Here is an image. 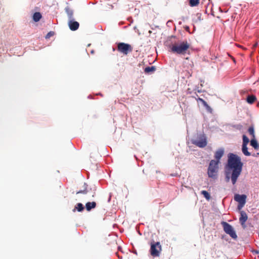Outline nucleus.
Instances as JSON below:
<instances>
[{"mask_svg":"<svg viewBox=\"0 0 259 259\" xmlns=\"http://www.w3.org/2000/svg\"><path fill=\"white\" fill-rule=\"evenodd\" d=\"M242 166L241 158L233 153H229L225 167L226 181L228 182L231 179L232 184L235 185L241 173Z\"/></svg>","mask_w":259,"mask_h":259,"instance_id":"nucleus-1","label":"nucleus"},{"mask_svg":"<svg viewBox=\"0 0 259 259\" xmlns=\"http://www.w3.org/2000/svg\"><path fill=\"white\" fill-rule=\"evenodd\" d=\"M190 47L187 41L175 43L170 47L171 52L177 54L185 55Z\"/></svg>","mask_w":259,"mask_h":259,"instance_id":"nucleus-2","label":"nucleus"},{"mask_svg":"<svg viewBox=\"0 0 259 259\" xmlns=\"http://www.w3.org/2000/svg\"><path fill=\"white\" fill-rule=\"evenodd\" d=\"M150 252L151 255L153 257H158L160 255L162 250L161 246L159 242L152 241L150 243Z\"/></svg>","mask_w":259,"mask_h":259,"instance_id":"nucleus-3","label":"nucleus"},{"mask_svg":"<svg viewBox=\"0 0 259 259\" xmlns=\"http://www.w3.org/2000/svg\"><path fill=\"white\" fill-rule=\"evenodd\" d=\"M218 162H215V160H211L210 161L208 168L207 174L208 177L212 178H215L218 171Z\"/></svg>","mask_w":259,"mask_h":259,"instance_id":"nucleus-4","label":"nucleus"},{"mask_svg":"<svg viewBox=\"0 0 259 259\" xmlns=\"http://www.w3.org/2000/svg\"><path fill=\"white\" fill-rule=\"evenodd\" d=\"M117 50L120 53L126 55L133 51V47L130 44L119 42L117 44Z\"/></svg>","mask_w":259,"mask_h":259,"instance_id":"nucleus-5","label":"nucleus"},{"mask_svg":"<svg viewBox=\"0 0 259 259\" xmlns=\"http://www.w3.org/2000/svg\"><path fill=\"white\" fill-rule=\"evenodd\" d=\"M224 230L227 234H229L232 238L236 239L237 236L232 226L227 222H223L222 223Z\"/></svg>","mask_w":259,"mask_h":259,"instance_id":"nucleus-6","label":"nucleus"},{"mask_svg":"<svg viewBox=\"0 0 259 259\" xmlns=\"http://www.w3.org/2000/svg\"><path fill=\"white\" fill-rule=\"evenodd\" d=\"M192 144L200 148H204L207 145L206 138L204 135H200L197 140H192Z\"/></svg>","mask_w":259,"mask_h":259,"instance_id":"nucleus-7","label":"nucleus"},{"mask_svg":"<svg viewBox=\"0 0 259 259\" xmlns=\"http://www.w3.org/2000/svg\"><path fill=\"white\" fill-rule=\"evenodd\" d=\"M242 140H243V142H242V151L243 153L245 156H250L251 153L248 151V148H247V146L248 143L249 142V139L246 135H244L242 136Z\"/></svg>","mask_w":259,"mask_h":259,"instance_id":"nucleus-8","label":"nucleus"},{"mask_svg":"<svg viewBox=\"0 0 259 259\" xmlns=\"http://www.w3.org/2000/svg\"><path fill=\"white\" fill-rule=\"evenodd\" d=\"M246 196L245 195L236 194L234 196V200L239 202L242 205H244L246 202Z\"/></svg>","mask_w":259,"mask_h":259,"instance_id":"nucleus-9","label":"nucleus"},{"mask_svg":"<svg viewBox=\"0 0 259 259\" xmlns=\"http://www.w3.org/2000/svg\"><path fill=\"white\" fill-rule=\"evenodd\" d=\"M224 154V150L223 148L218 149L214 153V158L216 160L215 162H218V164L220 163V160Z\"/></svg>","mask_w":259,"mask_h":259,"instance_id":"nucleus-10","label":"nucleus"},{"mask_svg":"<svg viewBox=\"0 0 259 259\" xmlns=\"http://www.w3.org/2000/svg\"><path fill=\"white\" fill-rule=\"evenodd\" d=\"M68 26L70 30L75 31L78 28L79 24L77 21H73L72 19H70L68 22Z\"/></svg>","mask_w":259,"mask_h":259,"instance_id":"nucleus-11","label":"nucleus"},{"mask_svg":"<svg viewBox=\"0 0 259 259\" xmlns=\"http://www.w3.org/2000/svg\"><path fill=\"white\" fill-rule=\"evenodd\" d=\"M247 218L248 217L246 213L244 211H241L239 221L242 227H245V223L246 222Z\"/></svg>","mask_w":259,"mask_h":259,"instance_id":"nucleus-12","label":"nucleus"},{"mask_svg":"<svg viewBox=\"0 0 259 259\" xmlns=\"http://www.w3.org/2000/svg\"><path fill=\"white\" fill-rule=\"evenodd\" d=\"M250 145L256 150L259 149V144L256 138L251 139L250 141Z\"/></svg>","mask_w":259,"mask_h":259,"instance_id":"nucleus-13","label":"nucleus"},{"mask_svg":"<svg viewBox=\"0 0 259 259\" xmlns=\"http://www.w3.org/2000/svg\"><path fill=\"white\" fill-rule=\"evenodd\" d=\"M96 206V203L94 201L88 202L85 204V208L87 211H89L92 209L95 208Z\"/></svg>","mask_w":259,"mask_h":259,"instance_id":"nucleus-14","label":"nucleus"},{"mask_svg":"<svg viewBox=\"0 0 259 259\" xmlns=\"http://www.w3.org/2000/svg\"><path fill=\"white\" fill-rule=\"evenodd\" d=\"M256 100V98L254 95H249L246 98V101L248 104H252Z\"/></svg>","mask_w":259,"mask_h":259,"instance_id":"nucleus-15","label":"nucleus"},{"mask_svg":"<svg viewBox=\"0 0 259 259\" xmlns=\"http://www.w3.org/2000/svg\"><path fill=\"white\" fill-rule=\"evenodd\" d=\"M196 101L197 102L200 101L202 103L203 105L206 108L207 110H211L210 107L207 104V103L202 98H198L196 99Z\"/></svg>","mask_w":259,"mask_h":259,"instance_id":"nucleus-16","label":"nucleus"},{"mask_svg":"<svg viewBox=\"0 0 259 259\" xmlns=\"http://www.w3.org/2000/svg\"><path fill=\"white\" fill-rule=\"evenodd\" d=\"M41 18V15L39 12H35L33 16V19L35 22H38Z\"/></svg>","mask_w":259,"mask_h":259,"instance_id":"nucleus-17","label":"nucleus"},{"mask_svg":"<svg viewBox=\"0 0 259 259\" xmlns=\"http://www.w3.org/2000/svg\"><path fill=\"white\" fill-rule=\"evenodd\" d=\"M84 209V207L82 203H78L75 206V208L73 210V211H75L77 210L78 211H82Z\"/></svg>","mask_w":259,"mask_h":259,"instance_id":"nucleus-18","label":"nucleus"},{"mask_svg":"<svg viewBox=\"0 0 259 259\" xmlns=\"http://www.w3.org/2000/svg\"><path fill=\"white\" fill-rule=\"evenodd\" d=\"M248 132L250 135L251 136V139L255 138V132L254 130V127L253 126H250L248 129Z\"/></svg>","mask_w":259,"mask_h":259,"instance_id":"nucleus-19","label":"nucleus"},{"mask_svg":"<svg viewBox=\"0 0 259 259\" xmlns=\"http://www.w3.org/2000/svg\"><path fill=\"white\" fill-rule=\"evenodd\" d=\"M156 70L155 66L147 67L145 68L144 71L146 73H149L150 72H153Z\"/></svg>","mask_w":259,"mask_h":259,"instance_id":"nucleus-20","label":"nucleus"},{"mask_svg":"<svg viewBox=\"0 0 259 259\" xmlns=\"http://www.w3.org/2000/svg\"><path fill=\"white\" fill-rule=\"evenodd\" d=\"M201 194H202L206 200H209L211 198L210 195L208 192L205 190H202L201 192Z\"/></svg>","mask_w":259,"mask_h":259,"instance_id":"nucleus-21","label":"nucleus"},{"mask_svg":"<svg viewBox=\"0 0 259 259\" xmlns=\"http://www.w3.org/2000/svg\"><path fill=\"white\" fill-rule=\"evenodd\" d=\"M199 3V0H190L189 4L191 7L197 6Z\"/></svg>","mask_w":259,"mask_h":259,"instance_id":"nucleus-22","label":"nucleus"},{"mask_svg":"<svg viewBox=\"0 0 259 259\" xmlns=\"http://www.w3.org/2000/svg\"><path fill=\"white\" fill-rule=\"evenodd\" d=\"M66 11V13L67 14L69 19H72L73 15V11L72 10H70L69 9H67Z\"/></svg>","mask_w":259,"mask_h":259,"instance_id":"nucleus-23","label":"nucleus"},{"mask_svg":"<svg viewBox=\"0 0 259 259\" xmlns=\"http://www.w3.org/2000/svg\"><path fill=\"white\" fill-rule=\"evenodd\" d=\"M54 35V32L53 31H50L46 36V38H49L50 37L53 36Z\"/></svg>","mask_w":259,"mask_h":259,"instance_id":"nucleus-24","label":"nucleus"},{"mask_svg":"<svg viewBox=\"0 0 259 259\" xmlns=\"http://www.w3.org/2000/svg\"><path fill=\"white\" fill-rule=\"evenodd\" d=\"M87 193V189H84L83 190H80L78 192H76V194H80V193H82V194H86Z\"/></svg>","mask_w":259,"mask_h":259,"instance_id":"nucleus-25","label":"nucleus"},{"mask_svg":"<svg viewBox=\"0 0 259 259\" xmlns=\"http://www.w3.org/2000/svg\"><path fill=\"white\" fill-rule=\"evenodd\" d=\"M234 127L237 129L241 130L242 128V125L241 124H237V125H234Z\"/></svg>","mask_w":259,"mask_h":259,"instance_id":"nucleus-26","label":"nucleus"},{"mask_svg":"<svg viewBox=\"0 0 259 259\" xmlns=\"http://www.w3.org/2000/svg\"><path fill=\"white\" fill-rule=\"evenodd\" d=\"M244 205H242V204H240V203L239 204L238 206V208L239 209H241L242 208V207Z\"/></svg>","mask_w":259,"mask_h":259,"instance_id":"nucleus-27","label":"nucleus"},{"mask_svg":"<svg viewBox=\"0 0 259 259\" xmlns=\"http://www.w3.org/2000/svg\"><path fill=\"white\" fill-rule=\"evenodd\" d=\"M252 155L254 157H257L259 155V153H257L256 154L254 153Z\"/></svg>","mask_w":259,"mask_h":259,"instance_id":"nucleus-28","label":"nucleus"},{"mask_svg":"<svg viewBox=\"0 0 259 259\" xmlns=\"http://www.w3.org/2000/svg\"><path fill=\"white\" fill-rule=\"evenodd\" d=\"M254 252H255L256 253H257V254L259 253V251H257V250H255V251H254Z\"/></svg>","mask_w":259,"mask_h":259,"instance_id":"nucleus-29","label":"nucleus"}]
</instances>
